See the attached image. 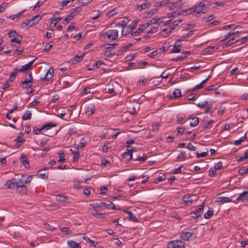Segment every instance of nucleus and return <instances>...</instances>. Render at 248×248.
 <instances>
[{
  "label": "nucleus",
  "mask_w": 248,
  "mask_h": 248,
  "mask_svg": "<svg viewBox=\"0 0 248 248\" xmlns=\"http://www.w3.org/2000/svg\"><path fill=\"white\" fill-rule=\"evenodd\" d=\"M31 117V113L30 111L27 110L24 115L22 116V119L24 120H30Z\"/></svg>",
  "instance_id": "obj_37"
},
{
  "label": "nucleus",
  "mask_w": 248,
  "mask_h": 248,
  "mask_svg": "<svg viewBox=\"0 0 248 248\" xmlns=\"http://www.w3.org/2000/svg\"><path fill=\"white\" fill-rule=\"evenodd\" d=\"M20 160L22 163L25 166L26 168L29 167V162L27 156L23 154H22L20 157Z\"/></svg>",
  "instance_id": "obj_14"
},
{
  "label": "nucleus",
  "mask_w": 248,
  "mask_h": 248,
  "mask_svg": "<svg viewBox=\"0 0 248 248\" xmlns=\"http://www.w3.org/2000/svg\"><path fill=\"white\" fill-rule=\"evenodd\" d=\"M208 3L209 2L206 0H202L197 5L183 10L182 13L185 15L193 14L196 16H199L201 14H205L207 10L205 7L208 5Z\"/></svg>",
  "instance_id": "obj_1"
},
{
  "label": "nucleus",
  "mask_w": 248,
  "mask_h": 248,
  "mask_svg": "<svg viewBox=\"0 0 248 248\" xmlns=\"http://www.w3.org/2000/svg\"><path fill=\"white\" fill-rule=\"evenodd\" d=\"M174 30L173 27L169 26L166 29H164L162 30L163 32H166L167 34L170 33Z\"/></svg>",
  "instance_id": "obj_56"
},
{
  "label": "nucleus",
  "mask_w": 248,
  "mask_h": 248,
  "mask_svg": "<svg viewBox=\"0 0 248 248\" xmlns=\"http://www.w3.org/2000/svg\"><path fill=\"white\" fill-rule=\"evenodd\" d=\"M192 119V121L190 122V125L191 126L194 127L197 126L199 123V120L198 117H194L193 118L190 117Z\"/></svg>",
  "instance_id": "obj_31"
},
{
  "label": "nucleus",
  "mask_w": 248,
  "mask_h": 248,
  "mask_svg": "<svg viewBox=\"0 0 248 248\" xmlns=\"http://www.w3.org/2000/svg\"><path fill=\"white\" fill-rule=\"evenodd\" d=\"M161 22V21H160V18H159L158 17H157V16H155V17L152 18L149 23H150V25L151 24H159Z\"/></svg>",
  "instance_id": "obj_32"
},
{
  "label": "nucleus",
  "mask_w": 248,
  "mask_h": 248,
  "mask_svg": "<svg viewBox=\"0 0 248 248\" xmlns=\"http://www.w3.org/2000/svg\"><path fill=\"white\" fill-rule=\"evenodd\" d=\"M186 117L184 114H179L177 115L176 122L178 124H183L185 122V120Z\"/></svg>",
  "instance_id": "obj_21"
},
{
  "label": "nucleus",
  "mask_w": 248,
  "mask_h": 248,
  "mask_svg": "<svg viewBox=\"0 0 248 248\" xmlns=\"http://www.w3.org/2000/svg\"><path fill=\"white\" fill-rule=\"evenodd\" d=\"M139 21L137 19L134 20L132 23L129 25L128 28L130 31H133L137 26Z\"/></svg>",
  "instance_id": "obj_40"
},
{
  "label": "nucleus",
  "mask_w": 248,
  "mask_h": 248,
  "mask_svg": "<svg viewBox=\"0 0 248 248\" xmlns=\"http://www.w3.org/2000/svg\"><path fill=\"white\" fill-rule=\"evenodd\" d=\"M150 26V23H145L142 24L140 27L137 29L138 31L140 33H141L143 32L145 29L148 28Z\"/></svg>",
  "instance_id": "obj_28"
},
{
  "label": "nucleus",
  "mask_w": 248,
  "mask_h": 248,
  "mask_svg": "<svg viewBox=\"0 0 248 248\" xmlns=\"http://www.w3.org/2000/svg\"><path fill=\"white\" fill-rule=\"evenodd\" d=\"M22 37L21 35L17 36V37L12 38L11 40V43L16 42V43L20 44L22 41Z\"/></svg>",
  "instance_id": "obj_45"
},
{
  "label": "nucleus",
  "mask_w": 248,
  "mask_h": 248,
  "mask_svg": "<svg viewBox=\"0 0 248 248\" xmlns=\"http://www.w3.org/2000/svg\"><path fill=\"white\" fill-rule=\"evenodd\" d=\"M5 189L12 188L14 187L11 180H8L3 186Z\"/></svg>",
  "instance_id": "obj_30"
},
{
  "label": "nucleus",
  "mask_w": 248,
  "mask_h": 248,
  "mask_svg": "<svg viewBox=\"0 0 248 248\" xmlns=\"http://www.w3.org/2000/svg\"><path fill=\"white\" fill-rule=\"evenodd\" d=\"M174 247L175 248H185V243L181 240H174Z\"/></svg>",
  "instance_id": "obj_22"
},
{
  "label": "nucleus",
  "mask_w": 248,
  "mask_h": 248,
  "mask_svg": "<svg viewBox=\"0 0 248 248\" xmlns=\"http://www.w3.org/2000/svg\"><path fill=\"white\" fill-rule=\"evenodd\" d=\"M37 175H38V177L40 178L46 179L48 177V172L47 171L43 172L42 170H39L38 171Z\"/></svg>",
  "instance_id": "obj_25"
},
{
  "label": "nucleus",
  "mask_w": 248,
  "mask_h": 248,
  "mask_svg": "<svg viewBox=\"0 0 248 248\" xmlns=\"http://www.w3.org/2000/svg\"><path fill=\"white\" fill-rule=\"evenodd\" d=\"M248 200V190L247 191H244L242 192L236 199V202H234L236 203L239 202H243L245 200Z\"/></svg>",
  "instance_id": "obj_7"
},
{
  "label": "nucleus",
  "mask_w": 248,
  "mask_h": 248,
  "mask_svg": "<svg viewBox=\"0 0 248 248\" xmlns=\"http://www.w3.org/2000/svg\"><path fill=\"white\" fill-rule=\"evenodd\" d=\"M35 60L34 59L30 61L28 63L23 65L20 69H18V72H23L29 69L31 67Z\"/></svg>",
  "instance_id": "obj_10"
},
{
  "label": "nucleus",
  "mask_w": 248,
  "mask_h": 248,
  "mask_svg": "<svg viewBox=\"0 0 248 248\" xmlns=\"http://www.w3.org/2000/svg\"><path fill=\"white\" fill-rule=\"evenodd\" d=\"M127 24V20L126 18H125L124 19H123L120 21H119L117 25L118 26H120L122 27L123 28L125 27L126 26Z\"/></svg>",
  "instance_id": "obj_42"
},
{
  "label": "nucleus",
  "mask_w": 248,
  "mask_h": 248,
  "mask_svg": "<svg viewBox=\"0 0 248 248\" xmlns=\"http://www.w3.org/2000/svg\"><path fill=\"white\" fill-rule=\"evenodd\" d=\"M57 125L56 124L54 123H48L42 126L44 131L50 129L51 128L55 127Z\"/></svg>",
  "instance_id": "obj_17"
},
{
  "label": "nucleus",
  "mask_w": 248,
  "mask_h": 248,
  "mask_svg": "<svg viewBox=\"0 0 248 248\" xmlns=\"http://www.w3.org/2000/svg\"><path fill=\"white\" fill-rule=\"evenodd\" d=\"M214 211L213 210H208L206 213H205L204 215V217L206 219H209L211 218L213 215Z\"/></svg>",
  "instance_id": "obj_46"
},
{
  "label": "nucleus",
  "mask_w": 248,
  "mask_h": 248,
  "mask_svg": "<svg viewBox=\"0 0 248 248\" xmlns=\"http://www.w3.org/2000/svg\"><path fill=\"white\" fill-rule=\"evenodd\" d=\"M44 132V131L42 126L40 128L33 129V132L34 134L35 135H38L40 133H43V132Z\"/></svg>",
  "instance_id": "obj_58"
},
{
  "label": "nucleus",
  "mask_w": 248,
  "mask_h": 248,
  "mask_svg": "<svg viewBox=\"0 0 248 248\" xmlns=\"http://www.w3.org/2000/svg\"><path fill=\"white\" fill-rule=\"evenodd\" d=\"M85 110L86 115L90 116L94 113L95 106L93 104H89L85 107Z\"/></svg>",
  "instance_id": "obj_6"
},
{
  "label": "nucleus",
  "mask_w": 248,
  "mask_h": 248,
  "mask_svg": "<svg viewBox=\"0 0 248 248\" xmlns=\"http://www.w3.org/2000/svg\"><path fill=\"white\" fill-rule=\"evenodd\" d=\"M204 206V203L203 202L201 205H200L197 207L195 211L190 213L191 217L194 218H198L200 216H201V214L202 213Z\"/></svg>",
  "instance_id": "obj_3"
},
{
  "label": "nucleus",
  "mask_w": 248,
  "mask_h": 248,
  "mask_svg": "<svg viewBox=\"0 0 248 248\" xmlns=\"http://www.w3.org/2000/svg\"><path fill=\"white\" fill-rule=\"evenodd\" d=\"M207 154H208V151L204 152H202L201 153H197V155H196V156L197 158L203 157L206 156Z\"/></svg>",
  "instance_id": "obj_59"
},
{
  "label": "nucleus",
  "mask_w": 248,
  "mask_h": 248,
  "mask_svg": "<svg viewBox=\"0 0 248 248\" xmlns=\"http://www.w3.org/2000/svg\"><path fill=\"white\" fill-rule=\"evenodd\" d=\"M172 98H177L181 96V92L178 89H175L172 93Z\"/></svg>",
  "instance_id": "obj_29"
},
{
  "label": "nucleus",
  "mask_w": 248,
  "mask_h": 248,
  "mask_svg": "<svg viewBox=\"0 0 248 248\" xmlns=\"http://www.w3.org/2000/svg\"><path fill=\"white\" fill-rule=\"evenodd\" d=\"M248 172V168L247 167H243L241 168L239 170L238 173L240 174H243Z\"/></svg>",
  "instance_id": "obj_50"
},
{
  "label": "nucleus",
  "mask_w": 248,
  "mask_h": 248,
  "mask_svg": "<svg viewBox=\"0 0 248 248\" xmlns=\"http://www.w3.org/2000/svg\"><path fill=\"white\" fill-rule=\"evenodd\" d=\"M83 239L86 241V242L89 243L91 246L96 247V246L98 244L97 242L93 241L90 239L88 237H83Z\"/></svg>",
  "instance_id": "obj_33"
},
{
  "label": "nucleus",
  "mask_w": 248,
  "mask_h": 248,
  "mask_svg": "<svg viewBox=\"0 0 248 248\" xmlns=\"http://www.w3.org/2000/svg\"><path fill=\"white\" fill-rule=\"evenodd\" d=\"M103 62L101 61H98L96 63H94L92 67L93 68L96 67V68H98L100 65L103 64Z\"/></svg>",
  "instance_id": "obj_63"
},
{
  "label": "nucleus",
  "mask_w": 248,
  "mask_h": 248,
  "mask_svg": "<svg viewBox=\"0 0 248 248\" xmlns=\"http://www.w3.org/2000/svg\"><path fill=\"white\" fill-rule=\"evenodd\" d=\"M42 18V16L40 15H36L34 16L33 18L29 19V22H30V27L32 26L33 25L37 24Z\"/></svg>",
  "instance_id": "obj_11"
},
{
  "label": "nucleus",
  "mask_w": 248,
  "mask_h": 248,
  "mask_svg": "<svg viewBox=\"0 0 248 248\" xmlns=\"http://www.w3.org/2000/svg\"><path fill=\"white\" fill-rule=\"evenodd\" d=\"M23 175H22V178L19 179L18 180L17 184V188H19L20 187H22L24 186L25 184L24 177H23Z\"/></svg>",
  "instance_id": "obj_35"
},
{
  "label": "nucleus",
  "mask_w": 248,
  "mask_h": 248,
  "mask_svg": "<svg viewBox=\"0 0 248 248\" xmlns=\"http://www.w3.org/2000/svg\"><path fill=\"white\" fill-rule=\"evenodd\" d=\"M194 233L191 232H182L180 234V238L185 241H189L190 238L192 236Z\"/></svg>",
  "instance_id": "obj_9"
},
{
  "label": "nucleus",
  "mask_w": 248,
  "mask_h": 248,
  "mask_svg": "<svg viewBox=\"0 0 248 248\" xmlns=\"http://www.w3.org/2000/svg\"><path fill=\"white\" fill-rule=\"evenodd\" d=\"M246 138V133L245 134L244 136L241 137L239 140H236L234 141V144L236 145H239Z\"/></svg>",
  "instance_id": "obj_43"
},
{
  "label": "nucleus",
  "mask_w": 248,
  "mask_h": 248,
  "mask_svg": "<svg viewBox=\"0 0 248 248\" xmlns=\"http://www.w3.org/2000/svg\"><path fill=\"white\" fill-rule=\"evenodd\" d=\"M119 12V10L118 8H115L112 10H110L106 14L108 17H110L114 15H115L117 13Z\"/></svg>",
  "instance_id": "obj_26"
},
{
  "label": "nucleus",
  "mask_w": 248,
  "mask_h": 248,
  "mask_svg": "<svg viewBox=\"0 0 248 248\" xmlns=\"http://www.w3.org/2000/svg\"><path fill=\"white\" fill-rule=\"evenodd\" d=\"M180 46H181V44H180V41H177V42H175V43L174 44V45L173 46V49L171 50V52L172 53L180 52L181 51Z\"/></svg>",
  "instance_id": "obj_18"
},
{
  "label": "nucleus",
  "mask_w": 248,
  "mask_h": 248,
  "mask_svg": "<svg viewBox=\"0 0 248 248\" xmlns=\"http://www.w3.org/2000/svg\"><path fill=\"white\" fill-rule=\"evenodd\" d=\"M23 177H24L25 184L30 183L32 179V176L31 175L25 174Z\"/></svg>",
  "instance_id": "obj_47"
},
{
  "label": "nucleus",
  "mask_w": 248,
  "mask_h": 248,
  "mask_svg": "<svg viewBox=\"0 0 248 248\" xmlns=\"http://www.w3.org/2000/svg\"><path fill=\"white\" fill-rule=\"evenodd\" d=\"M59 154V159L58 161L60 162H63L65 161V159L64 158V153L63 152L60 151L58 153Z\"/></svg>",
  "instance_id": "obj_39"
},
{
  "label": "nucleus",
  "mask_w": 248,
  "mask_h": 248,
  "mask_svg": "<svg viewBox=\"0 0 248 248\" xmlns=\"http://www.w3.org/2000/svg\"><path fill=\"white\" fill-rule=\"evenodd\" d=\"M32 81L28 79H25L21 84V86L23 88H30L31 86Z\"/></svg>",
  "instance_id": "obj_19"
},
{
  "label": "nucleus",
  "mask_w": 248,
  "mask_h": 248,
  "mask_svg": "<svg viewBox=\"0 0 248 248\" xmlns=\"http://www.w3.org/2000/svg\"><path fill=\"white\" fill-rule=\"evenodd\" d=\"M218 49L217 46H209L205 48V52H213Z\"/></svg>",
  "instance_id": "obj_49"
},
{
  "label": "nucleus",
  "mask_w": 248,
  "mask_h": 248,
  "mask_svg": "<svg viewBox=\"0 0 248 248\" xmlns=\"http://www.w3.org/2000/svg\"><path fill=\"white\" fill-rule=\"evenodd\" d=\"M56 200L57 201L60 202L62 203H69V201L66 196L63 195H57L56 196Z\"/></svg>",
  "instance_id": "obj_13"
},
{
  "label": "nucleus",
  "mask_w": 248,
  "mask_h": 248,
  "mask_svg": "<svg viewBox=\"0 0 248 248\" xmlns=\"http://www.w3.org/2000/svg\"><path fill=\"white\" fill-rule=\"evenodd\" d=\"M67 244L70 248H81L79 243H76L73 240L68 241Z\"/></svg>",
  "instance_id": "obj_20"
},
{
  "label": "nucleus",
  "mask_w": 248,
  "mask_h": 248,
  "mask_svg": "<svg viewBox=\"0 0 248 248\" xmlns=\"http://www.w3.org/2000/svg\"><path fill=\"white\" fill-rule=\"evenodd\" d=\"M240 39L236 38V37H233L231 39H230L229 41H228L225 44V46H230L233 44L235 43L236 42H237L239 41Z\"/></svg>",
  "instance_id": "obj_27"
},
{
  "label": "nucleus",
  "mask_w": 248,
  "mask_h": 248,
  "mask_svg": "<svg viewBox=\"0 0 248 248\" xmlns=\"http://www.w3.org/2000/svg\"><path fill=\"white\" fill-rule=\"evenodd\" d=\"M150 5L148 3H144L143 4H140L137 7V9L141 11V10L143 9H145L148 8Z\"/></svg>",
  "instance_id": "obj_38"
},
{
  "label": "nucleus",
  "mask_w": 248,
  "mask_h": 248,
  "mask_svg": "<svg viewBox=\"0 0 248 248\" xmlns=\"http://www.w3.org/2000/svg\"><path fill=\"white\" fill-rule=\"evenodd\" d=\"M214 123V120H210L209 121L208 123L204 124L202 126V129H208L209 128H210V126L211 125Z\"/></svg>",
  "instance_id": "obj_44"
},
{
  "label": "nucleus",
  "mask_w": 248,
  "mask_h": 248,
  "mask_svg": "<svg viewBox=\"0 0 248 248\" xmlns=\"http://www.w3.org/2000/svg\"><path fill=\"white\" fill-rule=\"evenodd\" d=\"M102 205V206H104L105 207L108 209H114L115 208V206L113 202H110L108 203L101 202V203Z\"/></svg>",
  "instance_id": "obj_36"
},
{
  "label": "nucleus",
  "mask_w": 248,
  "mask_h": 248,
  "mask_svg": "<svg viewBox=\"0 0 248 248\" xmlns=\"http://www.w3.org/2000/svg\"><path fill=\"white\" fill-rule=\"evenodd\" d=\"M60 20L61 18L59 16H57L56 14H54L53 15V18L51 19L52 21L50 23V27L51 28L54 27Z\"/></svg>",
  "instance_id": "obj_16"
},
{
  "label": "nucleus",
  "mask_w": 248,
  "mask_h": 248,
  "mask_svg": "<svg viewBox=\"0 0 248 248\" xmlns=\"http://www.w3.org/2000/svg\"><path fill=\"white\" fill-rule=\"evenodd\" d=\"M222 163L221 161L218 162L217 163L215 164L214 168L216 170H219L222 168Z\"/></svg>",
  "instance_id": "obj_60"
},
{
  "label": "nucleus",
  "mask_w": 248,
  "mask_h": 248,
  "mask_svg": "<svg viewBox=\"0 0 248 248\" xmlns=\"http://www.w3.org/2000/svg\"><path fill=\"white\" fill-rule=\"evenodd\" d=\"M54 75V69L52 67H50L46 72L44 79L48 80L51 79Z\"/></svg>",
  "instance_id": "obj_15"
},
{
  "label": "nucleus",
  "mask_w": 248,
  "mask_h": 248,
  "mask_svg": "<svg viewBox=\"0 0 248 248\" xmlns=\"http://www.w3.org/2000/svg\"><path fill=\"white\" fill-rule=\"evenodd\" d=\"M194 31L193 30L190 31L188 33L184 34L182 37L183 38H187L193 34Z\"/></svg>",
  "instance_id": "obj_64"
},
{
  "label": "nucleus",
  "mask_w": 248,
  "mask_h": 248,
  "mask_svg": "<svg viewBox=\"0 0 248 248\" xmlns=\"http://www.w3.org/2000/svg\"><path fill=\"white\" fill-rule=\"evenodd\" d=\"M186 159V155L185 152H181L177 156V159L178 161H183Z\"/></svg>",
  "instance_id": "obj_41"
},
{
  "label": "nucleus",
  "mask_w": 248,
  "mask_h": 248,
  "mask_svg": "<svg viewBox=\"0 0 248 248\" xmlns=\"http://www.w3.org/2000/svg\"><path fill=\"white\" fill-rule=\"evenodd\" d=\"M182 4H183L182 0H179V1H178L176 2L172 3L171 4V5L170 6L169 8L170 10H173L174 9H175V8H176L177 7L181 6V5Z\"/></svg>",
  "instance_id": "obj_24"
},
{
  "label": "nucleus",
  "mask_w": 248,
  "mask_h": 248,
  "mask_svg": "<svg viewBox=\"0 0 248 248\" xmlns=\"http://www.w3.org/2000/svg\"><path fill=\"white\" fill-rule=\"evenodd\" d=\"M127 150V151L123 154V156H124V157L127 155H129L130 156V159H132V156H133V154L131 152V151H130L129 148Z\"/></svg>",
  "instance_id": "obj_57"
},
{
  "label": "nucleus",
  "mask_w": 248,
  "mask_h": 248,
  "mask_svg": "<svg viewBox=\"0 0 248 248\" xmlns=\"http://www.w3.org/2000/svg\"><path fill=\"white\" fill-rule=\"evenodd\" d=\"M93 0H79V5L83 6L92 1Z\"/></svg>",
  "instance_id": "obj_52"
},
{
  "label": "nucleus",
  "mask_w": 248,
  "mask_h": 248,
  "mask_svg": "<svg viewBox=\"0 0 248 248\" xmlns=\"http://www.w3.org/2000/svg\"><path fill=\"white\" fill-rule=\"evenodd\" d=\"M82 9L79 7H77L75 8L73 10V11L68 15V16L64 19V21L67 23L69 22L76 15L80 13Z\"/></svg>",
  "instance_id": "obj_4"
},
{
  "label": "nucleus",
  "mask_w": 248,
  "mask_h": 248,
  "mask_svg": "<svg viewBox=\"0 0 248 248\" xmlns=\"http://www.w3.org/2000/svg\"><path fill=\"white\" fill-rule=\"evenodd\" d=\"M105 36L110 41H114L118 37V31L116 29H111L105 33Z\"/></svg>",
  "instance_id": "obj_2"
},
{
  "label": "nucleus",
  "mask_w": 248,
  "mask_h": 248,
  "mask_svg": "<svg viewBox=\"0 0 248 248\" xmlns=\"http://www.w3.org/2000/svg\"><path fill=\"white\" fill-rule=\"evenodd\" d=\"M110 148V146H109V143L107 142L105 143L103 147V150L104 152H107Z\"/></svg>",
  "instance_id": "obj_61"
},
{
  "label": "nucleus",
  "mask_w": 248,
  "mask_h": 248,
  "mask_svg": "<svg viewBox=\"0 0 248 248\" xmlns=\"http://www.w3.org/2000/svg\"><path fill=\"white\" fill-rule=\"evenodd\" d=\"M115 54V52L114 51L112 50H107L104 53V56L106 57H109L110 56L114 55Z\"/></svg>",
  "instance_id": "obj_53"
},
{
  "label": "nucleus",
  "mask_w": 248,
  "mask_h": 248,
  "mask_svg": "<svg viewBox=\"0 0 248 248\" xmlns=\"http://www.w3.org/2000/svg\"><path fill=\"white\" fill-rule=\"evenodd\" d=\"M8 34H9V37L10 38H11L12 39L16 38V37H17V36L20 35L15 31H10L8 33Z\"/></svg>",
  "instance_id": "obj_48"
},
{
  "label": "nucleus",
  "mask_w": 248,
  "mask_h": 248,
  "mask_svg": "<svg viewBox=\"0 0 248 248\" xmlns=\"http://www.w3.org/2000/svg\"><path fill=\"white\" fill-rule=\"evenodd\" d=\"M128 111L131 114L135 115L137 112L140 110V105L136 102L130 104L128 107Z\"/></svg>",
  "instance_id": "obj_5"
},
{
  "label": "nucleus",
  "mask_w": 248,
  "mask_h": 248,
  "mask_svg": "<svg viewBox=\"0 0 248 248\" xmlns=\"http://www.w3.org/2000/svg\"><path fill=\"white\" fill-rule=\"evenodd\" d=\"M208 105H209V104L207 101H204L203 103L197 104V107L202 108H205Z\"/></svg>",
  "instance_id": "obj_55"
},
{
  "label": "nucleus",
  "mask_w": 248,
  "mask_h": 248,
  "mask_svg": "<svg viewBox=\"0 0 248 248\" xmlns=\"http://www.w3.org/2000/svg\"><path fill=\"white\" fill-rule=\"evenodd\" d=\"M127 214L129 215V218L130 220L133 221H136L137 220V217H135V216L130 211L127 212Z\"/></svg>",
  "instance_id": "obj_51"
},
{
  "label": "nucleus",
  "mask_w": 248,
  "mask_h": 248,
  "mask_svg": "<svg viewBox=\"0 0 248 248\" xmlns=\"http://www.w3.org/2000/svg\"><path fill=\"white\" fill-rule=\"evenodd\" d=\"M216 170H215V168L212 169V168H211L209 170V175L211 176H215L216 174V173H217Z\"/></svg>",
  "instance_id": "obj_62"
},
{
  "label": "nucleus",
  "mask_w": 248,
  "mask_h": 248,
  "mask_svg": "<svg viewBox=\"0 0 248 248\" xmlns=\"http://www.w3.org/2000/svg\"><path fill=\"white\" fill-rule=\"evenodd\" d=\"M85 55L84 53H81L79 55L75 56L72 60L71 62L73 64H76L77 62H80L83 58Z\"/></svg>",
  "instance_id": "obj_12"
},
{
  "label": "nucleus",
  "mask_w": 248,
  "mask_h": 248,
  "mask_svg": "<svg viewBox=\"0 0 248 248\" xmlns=\"http://www.w3.org/2000/svg\"><path fill=\"white\" fill-rule=\"evenodd\" d=\"M216 202L224 203L231 202L232 201L229 197H218L217 198Z\"/></svg>",
  "instance_id": "obj_23"
},
{
  "label": "nucleus",
  "mask_w": 248,
  "mask_h": 248,
  "mask_svg": "<svg viewBox=\"0 0 248 248\" xmlns=\"http://www.w3.org/2000/svg\"><path fill=\"white\" fill-rule=\"evenodd\" d=\"M147 156L146 155L144 154L143 156L138 157H137L136 158H135L134 160L136 161H139L140 162H144L147 159Z\"/></svg>",
  "instance_id": "obj_54"
},
{
  "label": "nucleus",
  "mask_w": 248,
  "mask_h": 248,
  "mask_svg": "<svg viewBox=\"0 0 248 248\" xmlns=\"http://www.w3.org/2000/svg\"><path fill=\"white\" fill-rule=\"evenodd\" d=\"M17 72H18V69L17 68H15L14 69V71L12 72L10 75V77L9 78V80L10 81H13L14 80L17 74Z\"/></svg>",
  "instance_id": "obj_34"
},
{
  "label": "nucleus",
  "mask_w": 248,
  "mask_h": 248,
  "mask_svg": "<svg viewBox=\"0 0 248 248\" xmlns=\"http://www.w3.org/2000/svg\"><path fill=\"white\" fill-rule=\"evenodd\" d=\"M193 197L189 195H185L183 198L184 203L186 205H191L194 201Z\"/></svg>",
  "instance_id": "obj_8"
}]
</instances>
